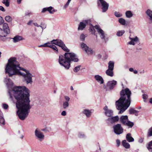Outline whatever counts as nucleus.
<instances>
[{
  "label": "nucleus",
  "instance_id": "obj_48",
  "mask_svg": "<svg viewBox=\"0 0 152 152\" xmlns=\"http://www.w3.org/2000/svg\"><path fill=\"white\" fill-rule=\"evenodd\" d=\"M31 14L32 13L31 12L28 11L26 12L25 15L29 16L31 15Z\"/></svg>",
  "mask_w": 152,
  "mask_h": 152
},
{
  "label": "nucleus",
  "instance_id": "obj_26",
  "mask_svg": "<svg viewBox=\"0 0 152 152\" xmlns=\"http://www.w3.org/2000/svg\"><path fill=\"white\" fill-rule=\"evenodd\" d=\"M114 62L110 61L108 63V69L113 70L114 69Z\"/></svg>",
  "mask_w": 152,
  "mask_h": 152
},
{
  "label": "nucleus",
  "instance_id": "obj_13",
  "mask_svg": "<svg viewBox=\"0 0 152 152\" xmlns=\"http://www.w3.org/2000/svg\"><path fill=\"white\" fill-rule=\"evenodd\" d=\"M110 118H108L106 121L111 124H113L117 122L118 121L119 118L118 116H111Z\"/></svg>",
  "mask_w": 152,
  "mask_h": 152
},
{
  "label": "nucleus",
  "instance_id": "obj_11",
  "mask_svg": "<svg viewBox=\"0 0 152 152\" xmlns=\"http://www.w3.org/2000/svg\"><path fill=\"white\" fill-rule=\"evenodd\" d=\"M95 28L96 29L100 35V37L102 39L105 40V35L104 32L100 28L99 26L96 25L95 26Z\"/></svg>",
  "mask_w": 152,
  "mask_h": 152
},
{
  "label": "nucleus",
  "instance_id": "obj_6",
  "mask_svg": "<svg viewBox=\"0 0 152 152\" xmlns=\"http://www.w3.org/2000/svg\"><path fill=\"white\" fill-rule=\"evenodd\" d=\"M34 135L36 139L39 141L41 142L44 139L45 136L43 133L38 128L35 129Z\"/></svg>",
  "mask_w": 152,
  "mask_h": 152
},
{
  "label": "nucleus",
  "instance_id": "obj_21",
  "mask_svg": "<svg viewBox=\"0 0 152 152\" xmlns=\"http://www.w3.org/2000/svg\"><path fill=\"white\" fill-rule=\"evenodd\" d=\"M126 138L127 141L129 142H133L134 140V138L131 137L130 133H128L126 134Z\"/></svg>",
  "mask_w": 152,
  "mask_h": 152
},
{
  "label": "nucleus",
  "instance_id": "obj_37",
  "mask_svg": "<svg viewBox=\"0 0 152 152\" xmlns=\"http://www.w3.org/2000/svg\"><path fill=\"white\" fill-rule=\"evenodd\" d=\"M69 106V104L68 102L67 101H64L63 102V106L64 109H66Z\"/></svg>",
  "mask_w": 152,
  "mask_h": 152
},
{
  "label": "nucleus",
  "instance_id": "obj_43",
  "mask_svg": "<svg viewBox=\"0 0 152 152\" xmlns=\"http://www.w3.org/2000/svg\"><path fill=\"white\" fill-rule=\"evenodd\" d=\"M80 66H78L75 67L74 69V71L75 72H78L80 69Z\"/></svg>",
  "mask_w": 152,
  "mask_h": 152
},
{
  "label": "nucleus",
  "instance_id": "obj_9",
  "mask_svg": "<svg viewBox=\"0 0 152 152\" xmlns=\"http://www.w3.org/2000/svg\"><path fill=\"white\" fill-rule=\"evenodd\" d=\"M87 25H92V24L91 23V20L90 19L84 20L83 22H80L79 24L78 30H83Z\"/></svg>",
  "mask_w": 152,
  "mask_h": 152
},
{
  "label": "nucleus",
  "instance_id": "obj_22",
  "mask_svg": "<svg viewBox=\"0 0 152 152\" xmlns=\"http://www.w3.org/2000/svg\"><path fill=\"white\" fill-rule=\"evenodd\" d=\"M9 33L0 28V36L1 37H6Z\"/></svg>",
  "mask_w": 152,
  "mask_h": 152
},
{
  "label": "nucleus",
  "instance_id": "obj_51",
  "mask_svg": "<svg viewBox=\"0 0 152 152\" xmlns=\"http://www.w3.org/2000/svg\"><path fill=\"white\" fill-rule=\"evenodd\" d=\"M61 115L63 116H65L66 115V111H63L61 113Z\"/></svg>",
  "mask_w": 152,
  "mask_h": 152
},
{
  "label": "nucleus",
  "instance_id": "obj_24",
  "mask_svg": "<svg viewBox=\"0 0 152 152\" xmlns=\"http://www.w3.org/2000/svg\"><path fill=\"white\" fill-rule=\"evenodd\" d=\"M123 146L126 149H129L130 148V144L127 142L125 140H124L122 142Z\"/></svg>",
  "mask_w": 152,
  "mask_h": 152
},
{
  "label": "nucleus",
  "instance_id": "obj_46",
  "mask_svg": "<svg viewBox=\"0 0 152 152\" xmlns=\"http://www.w3.org/2000/svg\"><path fill=\"white\" fill-rule=\"evenodd\" d=\"M3 107L5 109H7L8 107V106L7 104H3Z\"/></svg>",
  "mask_w": 152,
  "mask_h": 152
},
{
  "label": "nucleus",
  "instance_id": "obj_39",
  "mask_svg": "<svg viewBox=\"0 0 152 152\" xmlns=\"http://www.w3.org/2000/svg\"><path fill=\"white\" fill-rule=\"evenodd\" d=\"M114 14L117 17H120L122 16V14L119 12H114Z\"/></svg>",
  "mask_w": 152,
  "mask_h": 152
},
{
  "label": "nucleus",
  "instance_id": "obj_36",
  "mask_svg": "<svg viewBox=\"0 0 152 152\" xmlns=\"http://www.w3.org/2000/svg\"><path fill=\"white\" fill-rule=\"evenodd\" d=\"M124 32L125 31L124 30L119 31L117 32L116 35L117 36L120 37L122 36Z\"/></svg>",
  "mask_w": 152,
  "mask_h": 152
},
{
  "label": "nucleus",
  "instance_id": "obj_32",
  "mask_svg": "<svg viewBox=\"0 0 152 152\" xmlns=\"http://www.w3.org/2000/svg\"><path fill=\"white\" fill-rule=\"evenodd\" d=\"M147 148L150 151L152 152V140L149 142Z\"/></svg>",
  "mask_w": 152,
  "mask_h": 152
},
{
  "label": "nucleus",
  "instance_id": "obj_38",
  "mask_svg": "<svg viewBox=\"0 0 152 152\" xmlns=\"http://www.w3.org/2000/svg\"><path fill=\"white\" fill-rule=\"evenodd\" d=\"M5 20L8 22H10L12 20V18L10 16H7L5 18Z\"/></svg>",
  "mask_w": 152,
  "mask_h": 152
},
{
  "label": "nucleus",
  "instance_id": "obj_30",
  "mask_svg": "<svg viewBox=\"0 0 152 152\" xmlns=\"http://www.w3.org/2000/svg\"><path fill=\"white\" fill-rule=\"evenodd\" d=\"M129 113L131 114H135V115L136 116L137 115V113L138 111L135 110L133 108H131L129 110Z\"/></svg>",
  "mask_w": 152,
  "mask_h": 152
},
{
  "label": "nucleus",
  "instance_id": "obj_42",
  "mask_svg": "<svg viewBox=\"0 0 152 152\" xmlns=\"http://www.w3.org/2000/svg\"><path fill=\"white\" fill-rule=\"evenodd\" d=\"M86 36L83 34H81L80 36V39L82 41H84Z\"/></svg>",
  "mask_w": 152,
  "mask_h": 152
},
{
  "label": "nucleus",
  "instance_id": "obj_45",
  "mask_svg": "<svg viewBox=\"0 0 152 152\" xmlns=\"http://www.w3.org/2000/svg\"><path fill=\"white\" fill-rule=\"evenodd\" d=\"M51 43L50 42H47L44 44V47H48L50 48Z\"/></svg>",
  "mask_w": 152,
  "mask_h": 152
},
{
  "label": "nucleus",
  "instance_id": "obj_16",
  "mask_svg": "<svg viewBox=\"0 0 152 152\" xmlns=\"http://www.w3.org/2000/svg\"><path fill=\"white\" fill-rule=\"evenodd\" d=\"M53 8L52 7L44 8L42 11V12H44L46 11H48L50 14H53L55 12L54 10H53Z\"/></svg>",
  "mask_w": 152,
  "mask_h": 152
},
{
  "label": "nucleus",
  "instance_id": "obj_2",
  "mask_svg": "<svg viewBox=\"0 0 152 152\" xmlns=\"http://www.w3.org/2000/svg\"><path fill=\"white\" fill-rule=\"evenodd\" d=\"M5 72L9 77L14 75H21L27 84H32L33 76L29 71L20 66L15 58H11L9 60L5 69Z\"/></svg>",
  "mask_w": 152,
  "mask_h": 152
},
{
  "label": "nucleus",
  "instance_id": "obj_47",
  "mask_svg": "<svg viewBox=\"0 0 152 152\" xmlns=\"http://www.w3.org/2000/svg\"><path fill=\"white\" fill-rule=\"evenodd\" d=\"M64 97L66 100L65 101H67V102H68L70 100V98L68 96H65Z\"/></svg>",
  "mask_w": 152,
  "mask_h": 152
},
{
  "label": "nucleus",
  "instance_id": "obj_63",
  "mask_svg": "<svg viewBox=\"0 0 152 152\" xmlns=\"http://www.w3.org/2000/svg\"><path fill=\"white\" fill-rule=\"evenodd\" d=\"M71 89L72 90H73V87L72 86H71Z\"/></svg>",
  "mask_w": 152,
  "mask_h": 152
},
{
  "label": "nucleus",
  "instance_id": "obj_61",
  "mask_svg": "<svg viewBox=\"0 0 152 152\" xmlns=\"http://www.w3.org/2000/svg\"><path fill=\"white\" fill-rule=\"evenodd\" d=\"M39 47H44V44L41 45H39L38 46Z\"/></svg>",
  "mask_w": 152,
  "mask_h": 152
},
{
  "label": "nucleus",
  "instance_id": "obj_12",
  "mask_svg": "<svg viewBox=\"0 0 152 152\" xmlns=\"http://www.w3.org/2000/svg\"><path fill=\"white\" fill-rule=\"evenodd\" d=\"M104 111V114L106 116L108 117H110L113 115V111L110 109L108 108L107 106H104L103 108Z\"/></svg>",
  "mask_w": 152,
  "mask_h": 152
},
{
  "label": "nucleus",
  "instance_id": "obj_1",
  "mask_svg": "<svg viewBox=\"0 0 152 152\" xmlns=\"http://www.w3.org/2000/svg\"><path fill=\"white\" fill-rule=\"evenodd\" d=\"M8 93L11 99H12L13 95L16 100L17 114L20 120H24L28 116L31 108L30 104V91L25 86H16L9 90Z\"/></svg>",
  "mask_w": 152,
  "mask_h": 152
},
{
  "label": "nucleus",
  "instance_id": "obj_10",
  "mask_svg": "<svg viewBox=\"0 0 152 152\" xmlns=\"http://www.w3.org/2000/svg\"><path fill=\"white\" fill-rule=\"evenodd\" d=\"M81 46L82 49L85 50L86 53L88 54H93V51L85 43H82L81 44Z\"/></svg>",
  "mask_w": 152,
  "mask_h": 152
},
{
  "label": "nucleus",
  "instance_id": "obj_28",
  "mask_svg": "<svg viewBox=\"0 0 152 152\" xmlns=\"http://www.w3.org/2000/svg\"><path fill=\"white\" fill-rule=\"evenodd\" d=\"M126 16L127 18H130L132 17L133 14L131 11L130 10L127 11L125 13Z\"/></svg>",
  "mask_w": 152,
  "mask_h": 152
},
{
  "label": "nucleus",
  "instance_id": "obj_60",
  "mask_svg": "<svg viewBox=\"0 0 152 152\" xmlns=\"http://www.w3.org/2000/svg\"><path fill=\"white\" fill-rule=\"evenodd\" d=\"M149 102L150 103L152 104V98L150 99L149 100Z\"/></svg>",
  "mask_w": 152,
  "mask_h": 152
},
{
  "label": "nucleus",
  "instance_id": "obj_8",
  "mask_svg": "<svg viewBox=\"0 0 152 152\" xmlns=\"http://www.w3.org/2000/svg\"><path fill=\"white\" fill-rule=\"evenodd\" d=\"M114 133L117 135L122 134L124 132V129L121 124H118L113 126Z\"/></svg>",
  "mask_w": 152,
  "mask_h": 152
},
{
  "label": "nucleus",
  "instance_id": "obj_52",
  "mask_svg": "<svg viewBox=\"0 0 152 152\" xmlns=\"http://www.w3.org/2000/svg\"><path fill=\"white\" fill-rule=\"evenodd\" d=\"M0 10L3 12L5 11V10L4 8L2 6H0Z\"/></svg>",
  "mask_w": 152,
  "mask_h": 152
},
{
  "label": "nucleus",
  "instance_id": "obj_54",
  "mask_svg": "<svg viewBox=\"0 0 152 152\" xmlns=\"http://www.w3.org/2000/svg\"><path fill=\"white\" fill-rule=\"evenodd\" d=\"M143 138H140L139 140H138V142H140V143H142L143 142Z\"/></svg>",
  "mask_w": 152,
  "mask_h": 152
},
{
  "label": "nucleus",
  "instance_id": "obj_17",
  "mask_svg": "<svg viewBox=\"0 0 152 152\" xmlns=\"http://www.w3.org/2000/svg\"><path fill=\"white\" fill-rule=\"evenodd\" d=\"M146 13L148 17L149 23H152V11L148 10L146 12Z\"/></svg>",
  "mask_w": 152,
  "mask_h": 152
},
{
  "label": "nucleus",
  "instance_id": "obj_41",
  "mask_svg": "<svg viewBox=\"0 0 152 152\" xmlns=\"http://www.w3.org/2000/svg\"><path fill=\"white\" fill-rule=\"evenodd\" d=\"M71 1L70 0H68L67 2L64 6V9H65L68 7Z\"/></svg>",
  "mask_w": 152,
  "mask_h": 152
},
{
  "label": "nucleus",
  "instance_id": "obj_20",
  "mask_svg": "<svg viewBox=\"0 0 152 152\" xmlns=\"http://www.w3.org/2000/svg\"><path fill=\"white\" fill-rule=\"evenodd\" d=\"M13 42H16L19 41L23 40L24 39L21 36H16L14 37L13 38Z\"/></svg>",
  "mask_w": 152,
  "mask_h": 152
},
{
  "label": "nucleus",
  "instance_id": "obj_35",
  "mask_svg": "<svg viewBox=\"0 0 152 152\" xmlns=\"http://www.w3.org/2000/svg\"><path fill=\"white\" fill-rule=\"evenodd\" d=\"M9 0H2V3L4 4L7 7H8L10 5V2L9 1Z\"/></svg>",
  "mask_w": 152,
  "mask_h": 152
},
{
  "label": "nucleus",
  "instance_id": "obj_14",
  "mask_svg": "<svg viewBox=\"0 0 152 152\" xmlns=\"http://www.w3.org/2000/svg\"><path fill=\"white\" fill-rule=\"evenodd\" d=\"M129 38L131 40V41L127 42V45H134L136 42L139 41V39L137 36L135 37L134 38H132L130 37H129Z\"/></svg>",
  "mask_w": 152,
  "mask_h": 152
},
{
  "label": "nucleus",
  "instance_id": "obj_7",
  "mask_svg": "<svg viewBox=\"0 0 152 152\" xmlns=\"http://www.w3.org/2000/svg\"><path fill=\"white\" fill-rule=\"evenodd\" d=\"M99 2H98L99 6L102 7V11L104 12H106L108 10L109 5L108 3L104 0H99Z\"/></svg>",
  "mask_w": 152,
  "mask_h": 152
},
{
  "label": "nucleus",
  "instance_id": "obj_18",
  "mask_svg": "<svg viewBox=\"0 0 152 152\" xmlns=\"http://www.w3.org/2000/svg\"><path fill=\"white\" fill-rule=\"evenodd\" d=\"M4 82L8 88H10L12 86L13 83L12 80L9 78H5L4 80Z\"/></svg>",
  "mask_w": 152,
  "mask_h": 152
},
{
  "label": "nucleus",
  "instance_id": "obj_50",
  "mask_svg": "<svg viewBox=\"0 0 152 152\" xmlns=\"http://www.w3.org/2000/svg\"><path fill=\"white\" fill-rule=\"evenodd\" d=\"M4 22V20L0 16V25L2 24Z\"/></svg>",
  "mask_w": 152,
  "mask_h": 152
},
{
  "label": "nucleus",
  "instance_id": "obj_25",
  "mask_svg": "<svg viewBox=\"0 0 152 152\" xmlns=\"http://www.w3.org/2000/svg\"><path fill=\"white\" fill-rule=\"evenodd\" d=\"M113 70L111 69H108L106 71L105 73L107 75L112 77L113 75Z\"/></svg>",
  "mask_w": 152,
  "mask_h": 152
},
{
  "label": "nucleus",
  "instance_id": "obj_29",
  "mask_svg": "<svg viewBox=\"0 0 152 152\" xmlns=\"http://www.w3.org/2000/svg\"><path fill=\"white\" fill-rule=\"evenodd\" d=\"M84 114L87 117H89L91 115V112L90 110H84L83 111Z\"/></svg>",
  "mask_w": 152,
  "mask_h": 152
},
{
  "label": "nucleus",
  "instance_id": "obj_40",
  "mask_svg": "<svg viewBox=\"0 0 152 152\" xmlns=\"http://www.w3.org/2000/svg\"><path fill=\"white\" fill-rule=\"evenodd\" d=\"M148 137L152 136V126L149 129L148 131Z\"/></svg>",
  "mask_w": 152,
  "mask_h": 152
},
{
  "label": "nucleus",
  "instance_id": "obj_58",
  "mask_svg": "<svg viewBox=\"0 0 152 152\" xmlns=\"http://www.w3.org/2000/svg\"><path fill=\"white\" fill-rule=\"evenodd\" d=\"M22 0H17L18 3L19 4H20L21 3Z\"/></svg>",
  "mask_w": 152,
  "mask_h": 152
},
{
  "label": "nucleus",
  "instance_id": "obj_55",
  "mask_svg": "<svg viewBox=\"0 0 152 152\" xmlns=\"http://www.w3.org/2000/svg\"><path fill=\"white\" fill-rule=\"evenodd\" d=\"M33 22V20H30L27 23V25H30Z\"/></svg>",
  "mask_w": 152,
  "mask_h": 152
},
{
  "label": "nucleus",
  "instance_id": "obj_19",
  "mask_svg": "<svg viewBox=\"0 0 152 152\" xmlns=\"http://www.w3.org/2000/svg\"><path fill=\"white\" fill-rule=\"evenodd\" d=\"M95 79L100 84L104 83V80L102 77L99 75H96L94 76Z\"/></svg>",
  "mask_w": 152,
  "mask_h": 152
},
{
  "label": "nucleus",
  "instance_id": "obj_62",
  "mask_svg": "<svg viewBox=\"0 0 152 152\" xmlns=\"http://www.w3.org/2000/svg\"><path fill=\"white\" fill-rule=\"evenodd\" d=\"M40 27H41L42 29H45L46 28V26H45V27H43L42 26H40Z\"/></svg>",
  "mask_w": 152,
  "mask_h": 152
},
{
  "label": "nucleus",
  "instance_id": "obj_56",
  "mask_svg": "<svg viewBox=\"0 0 152 152\" xmlns=\"http://www.w3.org/2000/svg\"><path fill=\"white\" fill-rule=\"evenodd\" d=\"M148 96L147 95H143V99H146L147 98Z\"/></svg>",
  "mask_w": 152,
  "mask_h": 152
},
{
  "label": "nucleus",
  "instance_id": "obj_3",
  "mask_svg": "<svg viewBox=\"0 0 152 152\" xmlns=\"http://www.w3.org/2000/svg\"><path fill=\"white\" fill-rule=\"evenodd\" d=\"M50 43L53 45L55 44L59 46L64 51L67 52L65 53L64 55H60L58 59L59 64L66 69H69L70 66L71 61L76 62L78 61L79 59L76 54L73 53H68L69 52V50L67 48L61 40L53 39L51 41Z\"/></svg>",
  "mask_w": 152,
  "mask_h": 152
},
{
  "label": "nucleus",
  "instance_id": "obj_5",
  "mask_svg": "<svg viewBox=\"0 0 152 152\" xmlns=\"http://www.w3.org/2000/svg\"><path fill=\"white\" fill-rule=\"evenodd\" d=\"M120 122L124 125L131 128L134 126V123L131 122L128 120L127 115H122L119 118Z\"/></svg>",
  "mask_w": 152,
  "mask_h": 152
},
{
  "label": "nucleus",
  "instance_id": "obj_15",
  "mask_svg": "<svg viewBox=\"0 0 152 152\" xmlns=\"http://www.w3.org/2000/svg\"><path fill=\"white\" fill-rule=\"evenodd\" d=\"M116 84L117 81L115 80L109 81L107 83V86L110 89H112Z\"/></svg>",
  "mask_w": 152,
  "mask_h": 152
},
{
  "label": "nucleus",
  "instance_id": "obj_33",
  "mask_svg": "<svg viewBox=\"0 0 152 152\" xmlns=\"http://www.w3.org/2000/svg\"><path fill=\"white\" fill-rule=\"evenodd\" d=\"M50 48H52L56 53H58V50L55 45L51 44Z\"/></svg>",
  "mask_w": 152,
  "mask_h": 152
},
{
  "label": "nucleus",
  "instance_id": "obj_49",
  "mask_svg": "<svg viewBox=\"0 0 152 152\" xmlns=\"http://www.w3.org/2000/svg\"><path fill=\"white\" fill-rule=\"evenodd\" d=\"M116 142L117 145V146L118 147L120 145L121 142L120 140L118 139H117L116 140Z\"/></svg>",
  "mask_w": 152,
  "mask_h": 152
},
{
  "label": "nucleus",
  "instance_id": "obj_31",
  "mask_svg": "<svg viewBox=\"0 0 152 152\" xmlns=\"http://www.w3.org/2000/svg\"><path fill=\"white\" fill-rule=\"evenodd\" d=\"M118 22L122 25H125L126 24V20L122 18L119 19Z\"/></svg>",
  "mask_w": 152,
  "mask_h": 152
},
{
  "label": "nucleus",
  "instance_id": "obj_53",
  "mask_svg": "<svg viewBox=\"0 0 152 152\" xmlns=\"http://www.w3.org/2000/svg\"><path fill=\"white\" fill-rule=\"evenodd\" d=\"M33 24L34 26H36L37 27H39L40 26L38 25L37 23H33Z\"/></svg>",
  "mask_w": 152,
  "mask_h": 152
},
{
  "label": "nucleus",
  "instance_id": "obj_57",
  "mask_svg": "<svg viewBox=\"0 0 152 152\" xmlns=\"http://www.w3.org/2000/svg\"><path fill=\"white\" fill-rule=\"evenodd\" d=\"M129 71H130V72H133V71H134V69H133V68H130L129 69Z\"/></svg>",
  "mask_w": 152,
  "mask_h": 152
},
{
  "label": "nucleus",
  "instance_id": "obj_4",
  "mask_svg": "<svg viewBox=\"0 0 152 152\" xmlns=\"http://www.w3.org/2000/svg\"><path fill=\"white\" fill-rule=\"evenodd\" d=\"M131 94V91L128 88L121 91V97L115 102L116 108L120 110L118 114L123 113L130 106Z\"/></svg>",
  "mask_w": 152,
  "mask_h": 152
},
{
  "label": "nucleus",
  "instance_id": "obj_64",
  "mask_svg": "<svg viewBox=\"0 0 152 152\" xmlns=\"http://www.w3.org/2000/svg\"><path fill=\"white\" fill-rule=\"evenodd\" d=\"M23 137V135H22L21 137V138L22 139Z\"/></svg>",
  "mask_w": 152,
  "mask_h": 152
},
{
  "label": "nucleus",
  "instance_id": "obj_23",
  "mask_svg": "<svg viewBox=\"0 0 152 152\" xmlns=\"http://www.w3.org/2000/svg\"><path fill=\"white\" fill-rule=\"evenodd\" d=\"M3 29L4 31H5L7 33H10V29L8 26V25L6 23H4L3 25Z\"/></svg>",
  "mask_w": 152,
  "mask_h": 152
},
{
  "label": "nucleus",
  "instance_id": "obj_34",
  "mask_svg": "<svg viewBox=\"0 0 152 152\" xmlns=\"http://www.w3.org/2000/svg\"><path fill=\"white\" fill-rule=\"evenodd\" d=\"M89 25V26L90 27L89 30L91 32L92 34H94L95 33V32L94 28H95V27H93L92 25Z\"/></svg>",
  "mask_w": 152,
  "mask_h": 152
},
{
  "label": "nucleus",
  "instance_id": "obj_59",
  "mask_svg": "<svg viewBox=\"0 0 152 152\" xmlns=\"http://www.w3.org/2000/svg\"><path fill=\"white\" fill-rule=\"evenodd\" d=\"M133 72L135 74H137V73L138 72L136 70H134V71H133Z\"/></svg>",
  "mask_w": 152,
  "mask_h": 152
},
{
  "label": "nucleus",
  "instance_id": "obj_27",
  "mask_svg": "<svg viewBox=\"0 0 152 152\" xmlns=\"http://www.w3.org/2000/svg\"><path fill=\"white\" fill-rule=\"evenodd\" d=\"M5 124L4 120V118L2 113L0 111V125Z\"/></svg>",
  "mask_w": 152,
  "mask_h": 152
},
{
  "label": "nucleus",
  "instance_id": "obj_44",
  "mask_svg": "<svg viewBox=\"0 0 152 152\" xmlns=\"http://www.w3.org/2000/svg\"><path fill=\"white\" fill-rule=\"evenodd\" d=\"M78 136L80 138H83L85 137V135L83 133L79 132L78 134Z\"/></svg>",
  "mask_w": 152,
  "mask_h": 152
}]
</instances>
